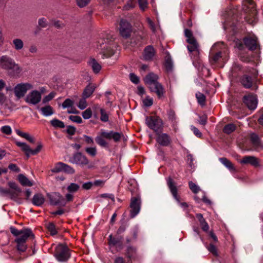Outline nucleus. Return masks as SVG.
I'll return each mask as SVG.
<instances>
[{"label": "nucleus", "instance_id": "1", "mask_svg": "<svg viewBox=\"0 0 263 263\" xmlns=\"http://www.w3.org/2000/svg\"><path fill=\"white\" fill-rule=\"evenodd\" d=\"M0 68L6 70L9 76L13 78H18L22 71L18 64L8 55L0 57Z\"/></svg>", "mask_w": 263, "mask_h": 263}, {"label": "nucleus", "instance_id": "2", "mask_svg": "<svg viewBox=\"0 0 263 263\" xmlns=\"http://www.w3.org/2000/svg\"><path fill=\"white\" fill-rule=\"evenodd\" d=\"M54 256L59 262H66L71 256L70 250L66 245L60 243L55 248Z\"/></svg>", "mask_w": 263, "mask_h": 263}, {"label": "nucleus", "instance_id": "3", "mask_svg": "<svg viewBox=\"0 0 263 263\" xmlns=\"http://www.w3.org/2000/svg\"><path fill=\"white\" fill-rule=\"evenodd\" d=\"M184 35L186 37V42L189 45L187 46L190 52H194L196 55L199 54V46L196 40L193 35L192 32L187 29L184 30Z\"/></svg>", "mask_w": 263, "mask_h": 263}, {"label": "nucleus", "instance_id": "4", "mask_svg": "<svg viewBox=\"0 0 263 263\" xmlns=\"http://www.w3.org/2000/svg\"><path fill=\"white\" fill-rule=\"evenodd\" d=\"M145 123L147 126L156 133H161L163 128V122L158 117H146Z\"/></svg>", "mask_w": 263, "mask_h": 263}, {"label": "nucleus", "instance_id": "5", "mask_svg": "<svg viewBox=\"0 0 263 263\" xmlns=\"http://www.w3.org/2000/svg\"><path fill=\"white\" fill-rule=\"evenodd\" d=\"M166 182L168 187L174 198L181 208L184 209L186 208L188 205L186 202H180L179 197L178 195L177 187L174 180L171 177H168L166 179Z\"/></svg>", "mask_w": 263, "mask_h": 263}, {"label": "nucleus", "instance_id": "6", "mask_svg": "<svg viewBox=\"0 0 263 263\" xmlns=\"http://www.w3.org/2000/svg\"><path fill=\"white\" fill-rule=\"evenodd\" d=\"M70 162L72 163L76 164L81 166L87 165L89 168H92L93 165L89 163V161L87 158L81 153H77L70 159Z\"/></svg>", "mask_w": 263, "mask_h": 263}, {"label": "nucleus", "instance_id": "7", "mask_svg": "<svg viewBox=\"0 0 263 263\" xmlns=\"http://www.w3.org/2000/svg\"><path fill=\"white\" fill-rule=\"evenodd\" d=\"M33 88V85L29 83H21L17 84L14 88L15 96L17 99L24 97L27 91Z\"/></svg>", "mask_w": 263, "mask_h": 263}, {"label": "nucleus", "instance_id": "8", "mask_svg": "<svg viewBox=\"0 0 263 263\" xmlns=\"http://www.w3.org/2000/svg\"><path fill=\"white\" fill-rule=\"evenodd\" d=\"M16 144L17 146L20 147L25 153L27 158H28L30 155H35L39 153L42 148V145L41 144H39L34 149H32L26 143L16 142Z\"/></svg>", "mask_w": 263, "mask_h": 263}, {"label": "nucleus", "instance_id": "9", "mask_svg": "<svg viewBox=\"0 0 263 263\" xmlns=\"http://www.w3.org/2000/svg\"><path fill=\"white\" fill-rule=\"evenodd\" d=\"M50 204L54 205L65 206L67 202L66 198L61 195L59 193L53 192L48 194Z\"/></svg>", "mask_w": 263, "mask_h": 263}, {"label": "nucleus", "instance_id": "10", "mask_svg": "<svg viewBox=\"0 0 263 263\" xmlns=\"http://www.w3.org/2000/svg\"><path fill=\"white\" fill-rule=\"evenodd\" d=\"M41 93L38 90H33L29 92L25 98L26 103L31 105H36L41 101Z\"/></svg>", "mask_w": 263, "mask_h": 263}, {"label": "nucleus", "instance_id": "11", "mask_svg": "<svg viewBox=\"0 0 263 263\" xmlns=\"http://www.w3.org/2000/svg\"><path fill=\"white\" fill-rule=\"evenodd\" d=\"M119 31L122 37L127 38L130 35L132 26L127 21L121 20L119 23Z\"/></svg>", "mask_w": 263, "mask_h": 263}, {"label": "nucleus", "instance_id": "12", "mask_svg": "<svg viewBox=\"0 0 263 263\" xmlns=\"http://www.w3.org/2000/svg\"><path fill=\"white\" fill-rule=\"evenodd\" d=\"M106 43V41L101 39L98 41L99 45H97V48L101 50L100 53L103 54V58H108L114 54L112 49Z\"/></svg>", "mask_w": 263, "mask_h": 263}, {"label": "nucleus", "instance_id": "13", "mask_svg": "<svg viewBox=\"0 0 263 263\" xmlns=\"http://www.w3.org/2000/svg\"><path fill=\"white\" fill-rule=\"evenodd\" d=\"M79 184L76 183H70L66 187L68 193L65 195L66 200L70 202L73 199V194L77 193L80 189Z\"/></svg>", "mask_w": 263, "mask_h": 263}, {"label": "nucleus", "instance_id": "14", "mask_svg": "<svg viewBox=\"0 0 263 263\" xmlns=\"http://www.w3.org/2000/svg\"><path fill=\"white\" fill-rule=\"evenodd\" d=\"M140 199L138 197L132 198L130 205L131 208L130 216L131 218H134L138 214L140 211Z\"/></svg>", "mask_w": 263, "mask_h": 263}, {"label": "nucleus", "instance_id": "15", "mask_svg": "<svg viewBox=\"0 0 263 263\" xmlns=\"http://www.w3.org/2000/svg\"><path fill=\"white\" fill-rule=\"evenodd\" d=\"M243 101L248 108L251 110H254L257 106V99L254 95H248L243 97Z\"/></svg>", "mask_w": 263, "mask_h": 263}, {"label": "nucleus", "instance_id": "16", "mask_svg": "<svg viewBox=\"0 0 263 263\" xmlns=\"http://www.w3.org/2000/svg\"><path fill=\"white\" fill-rule=\"evenodd\" d=\"M148 87L151 92H155L157 94L159 99H162L164 97V88L159 82Z\"/></svg>", "mask_w": 263, "mask_h": 263}, {"label": "nucleus", "instance_id": "17", "mask_svg": "<svg viewBox=\"0 0 263 263\" xmlns=\"http://www.w3.org/2000/svg\"><path fill=\"white\" fill-rule=\"evenodd\" d=\"M158 135L156 141L160 145L163 146H168L171 142V139L170 137L166 133H156Z\"/></svg>", "mask_w": 263, "mask_h": 263}, {"label": "nucleus", "instance_id": "18", "mask_svg": "<svg viewBox=\"0 0 263 263\" xmlns=\"http://www.w3.org/2000/svg\"><path fill=\"white\" fill-rule=\"evenodd\" d=\"M240 163L242 164H250L255 167L259 165V161L258 159L252 156H245L240 161Z\"/></svg>", "mask_w": 263, "mask_h": 263}, {"label": "nucleus", "instance_id": "19", "mask_svg": "<svg viewBox=\"0 0 263 263\" xmlns=\"http://www.w3.org/2000/svg\"><path fill=\"white\" fill-rule=\"evenodd\" d=\"M158 76L153 73H148L144 79V81L148 87L158 82Z\"/></svg>", "mask_w": 263, "mask_h": 263}, {"label": "nucleus", "instance_id": "20", "mask_svg": "<svg viewBox=\"0 0 263 263\" xmlns=\"http://www.w3.org/2000/svg\"><path fill=\"white\" fill-rule=\"evenodd\" d=\"M30 237L32 238L34 237L31 230L30 229H25L23 230L22 233L15 240H21V241L26 242L27 239Z\"/></svg>", "mask_w": 263, "mask_h": 263}, {"label": "nucleus", "instance_id": "21", "mask_svg": "<svg viewBox=\"0 0 263 263\" xmlns=\"http://www.w3.org/2000/svg\"><path fill=\"white\" fill-rule=\"evenodd\" d=\"M155 54L154 48L152 46H148L144 50L143 57L145 60H151Z\"/></svg>", "mask_w": 263, "mask_h": 263}, {"label": "nucleus", "instance_id": "22", "mask_svg": "<svg viewBox=\"0 0 263 263\" xmlns=\"http://www.w3.org/2000/svg\"><path fill=\"white\" fill-rule=\"evenodd\" d=\"M32 202L36 206H41L45 202V198L43 195L36 194L33 196Z\"/></svg>", "mask_w": 263, "mask_h": 263}, {"label": "nucleus", "instance_id": "23", "mask_svg": "<svg viewBox=\"0 0 263 263\" xmlns=\"http://www.w3.org/2000/svg\"><path fill=\"white\" fill-rule=\"evenodd\" d=\"M88 65L91 67L95 73L99 72L101 69L100 64L93 58H91L88 62Z\"/></svg>", "mask_w": 263, "mask_h": 263}, {"label": "nucleus", "instance_id": "24", "mask_svg": "<svg viewBox=\"0 0 263 263\" xmlns=\"http://www.w3.org/2000/svg\"><path fill=\"white\" fill-rule=\"evenodd\" d=\"M244 43L245 45L250 50H255L257 47V41L255 39L252 38H246L244 39Z\"/></svg>", "mask_w": 263, "mask_h": 263}, {"label": "nucleus", "instance_id": "25", "mask_svg": "<svg viewBox=\"0 0 263 263\" xmlns=\"http://www.w3.org/2000/svg\"><path fill=\"white\" fill-rule=\"evenodd\" d=\"M96 88L95 85L89 84L85 88L83 92V97L89 98L93 93Z\"/></svg>", "mask_w": 263, "mask_h": 263}, {"label": "nucleus", "instance_id": "26", "mask_svg": "<svg viewBox=\"0 0 263 263\" xmlns=\"http://www.w3.org/2000/svg\"><path fill=\"white\" fill-rule=\"evenodd\" d=\"M18 180L21 185L24 186H31L33 185L32 182L23 174L18 175Z\"/></svg>", "mask_w": 263, "mask_h": 263}, {"label": "nucleus", "instance_id": "27", "mask_svg": "<svg viewBox=\"0 0 263 263\" xmlns=\"http://www.w3.org/2000/svg\"><path fill=\"white\" fill-rule=\"evenodd\" d=\"M241 83L246 88H249L252 86V81L250 76L244 75L240 80Z\"/></svg>", "mask_w": 263, "mask_h": 263}, {"label": "nucleus", "instance_id": "28", "mask_svg": "<svg viewBox=\"0 0 263 263\" xmlns=\"http://www.w3.org/2000/svg\"><path fill=\"white\" fill-rule=\"evenodd\" d=\"M220 162L231 171H235V168L233 163L227 158L222 157L219 159Z\"/></svg>", "mask_w": 263, "mask_h": 263}, {"label": "nucleus", "instance_id": "29", "mask_svg": "<svg viewBox=\"0 0 263 263\" xmlns=\"http://www.w3.org/2000/svg\"><path fill=\"white\" fill-rule=\"evenodd\" d=\"M42 114L45 117H48L54 114L53 108L50 105H47L40 109Z\"/></svg>", "mask_w": 263, "mask_h": 263}, {"label": "nucleus", "instance_id": "30", "mask_svg": "<svg viewBox=\"0 0 263 263\" xmlns=\"http://www.w3.org/2000/svg\"><path fill=\"white\" fill-rule=\"evenodd\" d=\"M12 44L14 49L16 50H20L24 47V43L20 39H14L12 41Z\"/></svg>", "mask_w": 263, "mask_h": 263}, {"label": "nucleus", "instance_id": "31", "mask_svg": "<svg viewBox=\"0 0 263 263\" xmlns=\"http://www.w3.org/2000/svg\"><path fill=\"white\" fill-rule=\"evenodd\" d=\"M15 132L18 136H21L22 138H25L28 141H29L31 143L34 142V139L29 134H28L27 133L23 132L19 129H16Z\"/></svg>", "mask_w": 263, "mask_h": 263}, {"label": "nucleus", "instance_id": "32", "mask_svg": "<svg viewBox=\"0 0 263 263\" xmlns=\"http://www.w3.org/2000/svg\"><path fill=\"white\" fill-rule=\"evenodd\" d=\"M51 125L54 128H63L65 127L64 123L57 119H53L50 121Z\"/></svg>", "mask_w": 263, "mask_h": 263}, {"label": "nucleus", "instance_id": "33", "mask_svg": "<svg viewBox=\"0 0 263 263\" xmlns=\"http://www.w3.org/2000/svg\"><path fill=\"white\" fill-rule=\"evenodd\" d=\"M236 129V126L233 123L228 124L224 126L223 131L224 133L230 134L234 132Z\"/></svg>", "mask_w": 263, "mask_h": 263}, {"label": "nucleus", "instance_id": "34", "mask_svg": "<svg viewBox=\"0 0 263 263\" xmlns=\"http://www.w3.org/2000/svg\"><path fill=\"white\" fill-rule=\"evenodd\" d=\"M64 167V163L63 162H58L57 163L54 167L51 169V172L53 173H59L63 172V168Z\"/></svg>", "mask_w": 263, "mask_h": 263}, {"label": "nucleus", "instance_id": "35", "mask_svg": "<svg viewBox=\"0 0 263 263\" xmlns=\"http://www.w3.org/2000/svg\"><path fill=\"white\" fill-rule=\"evenodd\" d=\"M96 141L99 145L103 147H106L107 143L106 141L104 139V137L100 134V136H98L96 138Z\"/></svg>", "mask_w": 263, "mask_h": 263}, {"label": "nucleus", "instance_id": "36", "mask_svg": "<svg viewBox=\"0 0 263 263\" xmlns=\"http://www.w3.org/2000/svg\"><path fill=\"white\" fill-rule=\"evenodd\" d=\"M15 241L17 243V249L18 251L24 252L26 250L27 246L26 245V242L21 241V240H15Z\"/></svg>", "mask_w": 263, "mask_h": 263}, {"label": "nucleus", "instance_id": "37", "mask_svg": "<svg viewBox=\"0 0 263 263\" xmlns=\"http://www.w3.org/2000/svg\"><path fill=\"white\" fill-rule=\"evenodd\" d=\"M121 242V238L112 237V235L109 236V244L110 246H115Z\"/></svg>", "mask_w": 263, "mask_h": 263}, {"label": "nucleus", "instance_id": "38", "mask_svg": "<svg viewBox=\"0 0 263 263\" xmlns=\"http://www.w3.org/2000/svg\"><path fill=\"white\" fill-rule=\"evenodd\" d=\"M86 152L90 156L93 157L97 155V148L95 146L87 147L85 148Z\"/></svg>", "mask_w": 263, "mask_h": 263}, {"label": "nucleus", "instance_id": "39", "mask_svg": "<svg viewBox=\"0 0 263 263\" xmlns=\"http://www.w3.org/2000/svg\"><path fill=\"white\" fill-rule=\"evenodd\" d=\"M189 186L191 190L195 194L197 193L200 191V187L192 181L189 182Z\"/></svg>", "mask_w": 263, "mask_h": 263}, {"label": "nucleus", "instance_id": "40", "mask_svg": "<svg viewBox=\"0 0 263 263\" xmlns=\"http://www.w3.org/2000/svg\"><path fill=\"white\" fill-rule=\"evenodd\" d=\"M47 229L50 232L51 235H54L57 233V228L55 226L53 223H49L48 224Z\"/></svg>", "mask_w": 263, "mask_h": 263}, {"label": "nucleus", "instance_id": "41", "mask_svg": "<svg viewBox=\"0 0 263 263\" xmlns=\"http://www.w3.org/2000/svg\"><path fill=\"white\" fill-rule=\"evenodd\" d=\"M196 97L197 99L198 103L201 105L204 104L205 97L203 94L201 92H197L196 94Z\"/></svg>", "mask_w": 263, "mask_h": 263}, {"label": "nucleus", "instance_id": "42", "mask_svg": "<svg viewBox=\"0 0 263 263\" xmlns=\"http://www.w3.org/2000/svg\"><path fill=\"white\" fill-rule=\"evenodd\" d=\"M55 96V93L54 92H50L48 95L46 96L43 99V103L46 104L52 100Z\"/></svg>", "mask_w": 263, "mask_h": 263}, {"label": "nucleus", "instance_id": "43", "mask_svg": "<svg viewBox=\"0 0 263 263\" xmlns=\"http://www.w3.org/2000/svg\"><path fill=\"white\" fill-rule=\"evenodd\" d=\"M136 5V0H128L127 2L126 5L124 6V9L125 10H129L135 7Z\"/></svg>", "mask_w": 263, "mask_h": 263}, {"label": "nucleus", "instance_id": "44", "mask_svg": "<svg viewBox=\"0 0 263 263\" xmlns=\"http://www.w3.org/2000/svg\"><path fill=\"white\" fill-rule=\"evenodd\" d=\"M100 114H101V117H100V120L104 122H106L108 121V115L106 114L105 110L103 109H100Z\"/></svg>", "mask_w": 263, "mask_h": 263}, {"label": "nucleus", "instance_id": "45", "mask_svg": "<svg viewBox=\"0 0 263 263\" xmlns=\"http://www.w3.org/2000/svg\"><path fill=\"white\" fill-rule=\"evenodd\" d=\"M86 99V98L83 97V98L80 99L78 105V107L81 110L84 109L87 106Z\"/></svg>", "mask_w": 263, "mask_h": 263}, {"label": "nucleus", "instance_id": "46", "mask_svg": "<svg viewBox=\"0 0 263 263\" xmlns=\"http://www.w3.org/2000/svg\"><path fill=\"white\" fill-rule=\"evenodd\" d=\"M91 116L92 111L90 108H87L82 112V117L84 119H89Z\"/></svg>", "mask_w": 263, "mask_h": 263}, {"label": "nucleus", "instance_id": "47", "mask_svg": "<svg viewBox=\"0 0 263 263\" xmlns=\"http://www.w3.org/2000/svg\"><path fill=\"white\" fill-rule=\"evenodd\" d=\"M165 67L167 71H171L173 68V62L170 58H167L165 63Z\"/></svg>", "mask_w": 263, "mask_h": 263}, {"label": "nucleus", "instance_id": "48", "mask_svg": "<svg viewBox=\"0 0 263 263\" xmlns=\"http://www.w3.org/2000/svg\"><path fill=\"white\" fill-rule=\"evenodd\" d=\"M143 103L144 106L149 107L153 104V99L147 96L143 100Z\"/></svg>", "mask_w": 263, "mask_h": 263}, {"label": "nucleus", "instance_id": "49", "mask_svg": "<svg viewBox=\"0 0 263 263\" xmlns=\"http://www.w3.org/2000/svg\"><path fill=\"white\" fill-rule=\"evenodd\" d=\"M73 105V101L69 99H66L62 104L63 108H69Z\"/></svg>", "mask_w": 263, "mask_h": 263}, {"label": "nucleus", "instance_id": "50", "mask_svg": "<svg viewBox=\"0 0 263 263\" xmlns=\"http://www.w3.org/2000/svg\"><path fill=\"white\" fill-rule=\"evenodd\" d=\"M122 136V133L112 132L111 139H113L115 142H118L121 139Z\"/></svg>", "mask_w": 263, "mask_h": 263}, {"label": "nucleus", "instance_id": "51", "mask_svg": "<svg viewBox=\"0 0 263 263\" xmlns=\"http://www.w3.org/2000/svg\"><path fill=\"white\" fill-rule=\"evenodd\" d=\"M1 131L7 135H10L12 133V129L10 126L5 125L1 128Z\"/></svg>", "mask_w": 263, "mask_h": 263}, {"label": "nucleus", "instance_id": "52", "mask_svg": "<svg viewBox=\"0 0 263 263\" xmlns=\"http://www.w3.org/2000/svg\"><path fill=\"white\" fill-rule=\"evenodd\" d=\"M69 119L71 121L77 123H82V119L81 117L79 116H70L69 117Z\"/></svg>", "mask_w": 263, "mask_h": 263}, {"label": "nucleus", "instance_id": "53", "mask_svg": "<svg viewBox=\"0 0 263 263\" xmlns=\"http://www.w3.org/2000/svg\"><path fill=\"white\" fill-rule=\"evenodd\" d=\"M112 132L113 131H110L109 132H107L105 131L104 130H101V135L104 138H106L108 140H111Z\"/></svg>", "mask_w": 263, "mask_h": 263}, {"label": "nucleus", "instance_id": "54", "mask_svg": "<svg viewBox=\"0 0 263 263\" xmlns=\"http://www.w3.org/2000/svg\"><path fill=\"white\" fill-rule=\"evenodd\" d=\"M250 138L253 144L256 145L259 144V139L257 135L255 134H251L250 135Z\"/></svg>", "mask_w": 263, "mask_h": 263}, {"label": "nucleus", "instance_id": "55", "mask_svg": "<svg viewBox=\"0 0 263 263\" xmlns=\"http://www.w3.org/2000/svg\"><path fill=\"white\" fill-rule=\"evenodd\" d=\"M138 3L139 7L141 10H144L147 8V0H138Z\"/></svg>", "mask_w": 263, "mask_h": 263}, {"label": "nucleus", "instance_id": "56", "mask_svg": "<svg viewBox=\"0 0 263 263\" xmlns=\"http://www.w3.org/2000/svg\"><path fill=\"white\" fill-rule=\"evenodd\" d=\"M136 253V250L133 247H128L127 248V256L130 258L134 257V254Z\"/></svg>", "mask_w": 263, "mask_h": 263}, {"label": "nucleus", "instance_id": "57", "mask_svg": "<svg viewBox=\"0 0 263 263\" xmlns=\"http://www.w3.org/2000/svg\"><path fill=\"white\" fill-rule=\"evenodd\" d=\"M11 233L15 236H19L22 233L23 230H18L17 229L13 227L10 228Z\"/></svg>", "mask_w": 263, "mask_h": 263}, {"label": "nucleus", "instance_id": "58", "mask_svg": "<svg viewBox=\"0 0 263 263\" xmlns=\"http://www.w3.org/2000/svg\"><path fill=\"white\" fill-rule=\"evenodd\" d=\"M63 172L67 173L68 174H73L74 173V170L71 166L64 163V167L63 168Z\"/></svg>", "mask_w": 263, "mask_h": 263}, {"label": "nucleus", "instance_id": "59", "mask_svg": "<svg viewBox=\"0 0 263 263\" xmlns=\"http://www.w3.org/2000/svg\"><path fill=\"white\" fill-rule=\"evenodd\" d=\"M76 1L80 7H84L90 2V0H76Z\"/></svg>", "mask_w": 263, "mask_h": 263}, {"label": "nucleus", "instance_id": "60", "mask_svg": "<svg viewBox=\"0 0 263 263\" xmlns=\"http://www.w3.org/2000/svg\"><path fill=\"white\" fill-rule=\"evenodd\" d=\"M129 78L130 81L134 84H138L139 82V78L133 73H130Z\"/></svg>", "mask_w": 263, "mask_h": 263}, {"label": "nucleus", "instance_id": "61", "mask_svg": "<svg viewBox=\"0 0 263 263\" xmlns=\"http://www.w3.org/2000/svg\"><path fill=\"white\" fill-rule=\"evenodd\" d=\"M39 25L42 28H45L47 26L46 19L44 17L41 18L39 20Z\"/></svg>", "mask_w": 263, "mask_h": 263}, {"label": "nucleus", "instance_id": "62", "mask_svg": "<svg viewBox=\"0 0 263 263\" xmlns=\"http://www.w3.org/2000/svg\"><path fill=\"white\" fill-rule=\"evenodd\" d=\"M146 20L151 29L153 32H155L156 31V27L154 22L149 18H147Z\"/></svg>", "mask_w": 263, "mask_h": 263}, {"label": "nucleus", "instance_id": "63", "mask_svg": "<svg viewBox=\"0 0 263 263\" xmlns=\"http://www.w3.org/2000/svg\"><path fill=\"white\" fill-rule=\"evenodd\" d=\"M207 248L208 250L213 255H214L215 256L217 255V252L216 249L213 245L210 244V246Z\"/></svg>", "mask_w": 263, "mask_h": 263}, {"label": "nucleus", "instance_id": "64", "mask_svg": "<svg viewBox=\"0 0 263 263\" xmlns=\"http://www.w3.org/2000/svg\"><path fill=\"white\" fill-rule=\"evenodd\" d=\"M9 186L14 190H15L17 193H20L21 192V189L18 187L17 185L14 182H9Z\"/></svg>", "mask_w": 263, "mask_h": 263}]
</instances>
